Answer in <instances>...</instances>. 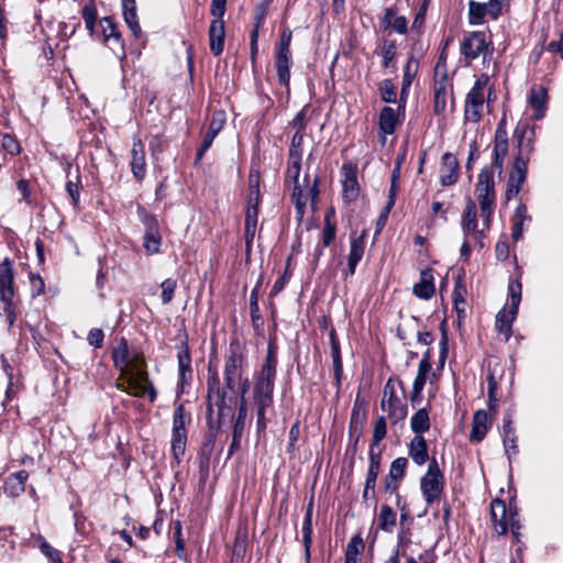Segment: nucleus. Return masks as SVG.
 Returning <instances> with one entry per match:
<instances>
[{"label": "nucleus", "mask_w": 563, "mask_h": 563, "mask_svg": "<svg viewBox=\"0 0 563 563\" xmlns=\"http://www.w3.org/2000/svg\"><path fill=\"white\" fill-rule=\"evenodd\" d=\"M366 418V412L364 409L361 408L358 397L356 398L352 412H351V420L349 426V433L350 437L354 439V449L356 448L358 440L362 434L364 421Z\"/></svg>", "instance_id": "21"}, {"label": "nucleus", "mask_w": 563, "mask_h": 563, "mask_svg": "<svg viewBox=\"0 0 563 563\" xmlns=\"http://www.w3.org/2000/svg\"><path fill=\"white\" fill-rule=\"evenodd\" d=\"M466 292L467 291H466L465 285L462 283L461 277H457L455 279V284H454L453 300H454L455 309H456L459 314L462 311H464V309H462L460 306L461 305H465V302H466V299H465Z\"/></svg>", "instance_id": "53"}, {"label": "nucleus", "mask_w": 563, "mask_h": 563, "mask_svg": "<svg viewBox=\"0 0 563 563\" xmlns=\"http://www.w3.org/2000/svg\"><path fill=\"white\" fill-rule=\"evenodd\" d=\"M99 23L102 29V37L104 44H109V42H111V37L114 35L121 34L112 18L103 16Z\"/></svg>", "instance_id": "51"}, {"label": "nucleus", "mask_w": 563, "mask_h": 563, "mask_svg": "<svg viewBox=\"0 0 563 563\" xmlns=\"http://www.w3.org/2000/svg\"><path fill=\"white\" fill-rule=\"evenodd\" d=\"M382 449L373 450L369 448L368 450V470L366 474L365 483H369L376 486L377 476L380 471V461H382Z\"/></svg>", "instance_id": "41"}, {"label": "nucleus", "mask_w": 563, "mask_h": 563, "mask_svg": "<svg viewBox=\"0 0 563 563\" xmlns=\"http://www.w3.org/2000/svg\"><path fill=\"white\" fill-rule=\"evenodd\" d=\"M522 285L519 279H511L508 284L509 309L505 307L498 311L496 316V329L499 333H504L506 340L512 334L511 327L518 313L521 302Z\"/></svg>", "instance_id": "6"}, {"label": "nucleus", "mask_w": 563, "mask_h": 563, "mask_svg": "<svg viewBox=\"0 0 563 563\" xmlns=\"http://www.w3.org/2000/svg\"><path fill=\"white\" fill-rule=\"evenodd\" d=\"M430 371H431L430 368H426L424 366L423 367L418 366V373L413 380L412 393H411V397H410L412 405L420 402L421 393H422L423 387L427 382V375L430 373Z\"/></svg>", "instance_id": "42"}, {"label": "nucleus", "mask_w": 563, "mask_h": 563, "mask_svg": "<svg viewBox=\"0 0 563 563\" xmlns=\"http://www.w3.org/2000/svg\"><path fill=\"white\" fill-rule=\"evenodd\" d=\"M132 351L133 350L129 347L126 340L121 338L118 345L114 346L111 352L114 367L120 371L121 375L126 374V362L129 361Z\"/></svg>", "instance_id": "31"}, {"label": "nucleus", "mask_w": 563, "mask_h": 563, "mask_svg": "<svg viewBox=\"0 0 563 563\" xmlns=\"http://www.w3.org/2000/svg\"><path fill=\"white\" fill-rule=\"evenodd\" d=\"M246 358L239 340L231 341L224 356L223 384H221L218 371L211 363L208 365L207 378V419L212 424V415L217 408V428L222 419L232 412L239 405L238 416L232 430V442L228 450L227 460L241 448V440L245 430L247 418L246 394L250 389V380L244 376ZM212 429V426H210Z\"/></svg>", "instance_id": "1"}, {"label": "nucleus", "mask_w": 563, "mask_h": 563, "mask_svg": "<svg viewBox=\"0 0 563 563\" xmlns=\"http://www.w3.org/2000/svg\"><path fill=\"white\" fill-rule=\"evenodd\" d=\"M38 548L49 559L51 563H63L59 552L54 549L43 537H40Z\"/></svg>", "instance_id": "59"}, {"label": "nucleus", "mask_w": 563, "mask_h": 563, "mask_svg": "<svg viewBox=\"0 0 563 563\" xmlns=\"http://www.w3.org/2000/svg\"><path fill=\"white\" fill-rule=\"evenodd\" d=\"M397 523V514L388 505H382L377 517V528L384 532H393Z\"/></svg>", "instance_id": "35"}, {"label": "nucleus", "mask_w": 563, "mask_h": 563, "mask_svg": "<svg viewBox=\"0 0 563 563\" xmlns=\"http://www.w3.org/2000/svg\"><path fill=\"white\" fill-rule=\"evenodd\" d=\"M489 426L488 413L483 409L475 411L470 434L471 440L481 442L486 437Z\"/></svg>", "instance_id": "27"}, {"label": "nucleus", "mask_w": 563, "mask_h": 563, "mask_svg": "<svg viewBox=\"0 0 563 563\" xmlns=\"http://www.w3.org/2000/svg\"><path fill=\"white\" fill-rule=\"evenodd\" d=\"M512 139L516 142L517 153L506 184L505 199L509 202L521 191L528 174V164L534 153L536 129L527 122H518Z\"/></svg>", "instance_id": "2"}, {"label": "nucleus", "mask_w": 563, "mask_h": 563, "mask_svg": "<svg viewBox=\"0 0 563 563\" xmlns=\"http://www.w3.org/2000/svg\"><path fill=\"white\" fill-rule=\"evenodd\" d=\"M380 407L384 411H387L391 418L401 420L407 415L406 407L401 404L395 395V387L389 379L384 387V396L380 402Z\"/></svg>", "instance_id": "11"}, {"label": "nucleus", "mask_w": 563, "mask_h": 563, "mask_svg": "<svg viewBox=\"0 0 563 563\" xmlns=\"http://www.w3.org/2000/svg\"><path fill=\"white\" fill-rule=\"evenodd\" d=\"M216 445V433L210 432L200 448V457L208 464Z\"/></svg>", "instance_id": "60"}, {"label": "nucleus", "mask_w": 563, "mask_h": 563, "mask_svg": "<svg viewBox=\"0 0 563 563\" xmlns=\"http://www.w3.org/2000/svg\"><path fill=\"white\" fill-rule=\"evenodd\" d=\"M136 211L140 221L145 227V232L159 231L158 221L154 214L147 212V210L141 205H137Z\"/></svg>", "instance_id": "47"}, {"label": "nucleus", "mask_w": 563, "mask_h": 563, "mask_svg": "<svg viewBox=\"0 0 563 563\" xmlns=\"http://www.w3.org/2000/svg\"><path fill=\"white\" fill-rule=\"evenodd\" d=\"M409 456L420 466L429 461L427 441L422 435H415L410 441Z\"/></svg>", "instance_id": "30"}, {"label": "nucleus", "mask_w": 563, "mask_h": 563, "mask_svg": "<svg viewBox=\"0 0 563 563\" xmlns=\"http://www.w3.org/2000/svg\"><path fill=\"white\" fill-rule=\"evenodd\" d=\"M301 170V158H289L288 157V166L286 170V178L294 184V189L291 194V200L295 203V208L297 211V218L299 220L302 219L306 210V203L308 196L310 197L311 205L317 203V199L319 196V178L314 177L313 183L309 186V176L305 175L303 184H300L299 176Z\"/></svg>", "instance_id": "4"}, {"label": "nucleus", "mask_w": 563, "mask_h": 563, "mask_svg": "<svg viewBox=\"0 0 563 563\" xmlns=\"http://www.w3.org/2000/svg\"><path fill=\"white\" fill-rule=\"evenodd\" d=\"M488 45L485 33L479 31L471 32L461 43V54L467 59H476Z\"/></svg>", "instance_id": "12"}, {"label": "nucleus", "mask_w": 563, "mask_h": 563, "mask_svg": "<svg viewBox=\"0 0 563 563\" xmlns=\"http://www.w3.org/2000/svg\"><path fill=\"white\" fill-rule=\"evenodd\" d=\"M125 379L124 383H117L118 389L134 396L143 397L147 394L151 402L155 401L157 391L150 380L148 373L145 367H140L129 373L128 375H121Z\"/></svg>", "instance_id": "7"}, {"label": "nucleus", "mask_w": 563, "mask_h": 563, "mask_svg": "<svg viewBox=\"0 0 563 563\" xmlns=\"http://www.w3.org/2000/svg\"><path fill=\"white\" fill-rule=\"evenodd\" d=\"M486 15L490 16V9L486 2L468 1V23L471 25L483 24Z\"/></svg>", "instance_id": "36"}, {"label": "nucleus", "mask_w": 563, "mask_h": 563, "mask_svg": "<svg viewBox=\"0 0 563 563\" xmlns=\"http://www.w3.org/2000/svg\"><path fill=\"white\" fill-rule=\"evenodd\" d=\"M256 411V431L257 433L265 432L267 428L266 409L273 407L272 404L253 402Z\"/></svg>", "instance_id": "52"}, {"label": "nucleus", "mask_w": 563, "mask_h": 563, "mask_svg": "<svg viewBox=\"0 0 563 563\" xmlns=\"http://www.w3.org/2000/svg\"><path fill=\"white\" fill-rule=\"evenodd\" d=\"M16 190L20 192L21 198L19 202L24 201L26 205H32V189L30 181L25 178H21L16 181Z\"/></svg>", "instance_id": "64"}, {"label": "nucleus", "mask_w": 563, "mask_h": 563, "mask_svg": "<svg viewBox=\"0 0 563 563\" xmlns=\"http://www.w3.org/2000/svg\"><path fill=\"white\" fill-rule=\"evenodd\" d=\"M277 346L271 340L268 342L266 357L261 368L254 373L252 387L253 402H274V389L277 375Z\"/></svg>", "instance_id": "3"}, {"label": "nucleus", "mask_w": 563, "mask_h": 563, "mask_svg": "<svg viewBox=\"0 0 563 563\" xmlns=\"http://www.w3.org/2000/svg\"><path fill=\"white\" fill-rule=\"evenodd\" d=\"M461 227L465 238H467L474 231L478 230L476 203L471 197L466 198V205L462 214Z\"/></svg>", "instance_id": "26"}, {"label": "nucleus", "mask_w": 563, "mask_h": 563, "mask_svg": "<svg viewBox=\"0 0 563 563\" xmlns=\"http://www.w3.org/2000/svg\"><path fill=\"white\" fill-rule=\"evenodd\" d=\"M14 271L13 261L4 257L0 262V299L9 300L14 297Z\"/></svg>", "instance_id": "15"}, {"label": "nucleus", "mask_w": 563, "mask_h": 563, "mask_svg": "<svg viewBox=\"0 0 563 563\" xmlns=\"http://www.w3.org/2000/svg\"><path fill=\"white\" fill-rule=\"evenodd\" d=\"M131 172L136 181L141 183L146 176V162L144 144L139 136H134L131 148Z\"/></svg>", "instance_id": "13"}, {"label": "nucleus", "mask_w": 563, "mask_h": 563, "mask_svg": "<svg viewBox=\"0 0 563 563\" xmlns=\"http://www.w3.org/2000/svg\"><path fill=\"white\" fill-rule=\"evenodd\" d=\"M407 465L408 460L406 457L395 459L390 464L389 473L387 476L401 481L405 476Z\"/></svg>", "instance_id": "56"}, {"label": "nucleus", "mask_w": 563, "mask_h": 563, "mask_svg": "<svg viewBox=\"0 0 563 563\" xmlns=\"http://www.w3.org/2000/svg\"><path fill=\"white\" fill-rule=\"evenodd\" d=\"M503 442L505 452L510 459L511 455L518 453L517 437L512 427V419L509 413H506L503 420Z\"/></svg>", "instance_id": "28"}, {"label": "nucleus", "mask_w": 563, "mask_h": 563, "mask_svg": "<svg viewBox=\"0 0 563 563\" xmlns=\"http://www.w3.org/2000/svg\"><path fill=\"white\" fill-rule=\"evenodd\" d=\"M365 251V242L363 236L352 239L350 253L347 256V268L344 271V276H353L360 261L362 260Z\"/></svg>", "instance_id": "25"}, {"label": "nucleus", "mask_w": 563, "mask_h": 563, "mask_svg": "<svg viewBox=\"0 0 563 563\" xmlns=\"http://www.w3.org/2000/svg\"><path fill=\"white\" fill-rule=\"evenodd\" d=\"M161 287H162V302L164 305H167L173 300L174 292L177 287V282L173 278H167L161 284Z\"/></svg>", "instance_id": "62"}, {"label": "nucleus", "mask_w": 563, "mask_h": 563, "mask_svg": "<svg viewBox=\"0 0 563 563\" xmlns=\"http://www.w3.org/2000/svg\"><path fill=\"white\" fill-rule=\"evenodd\" d=\"M488 81L489 77L486 74H482L467 92L464 103L465 122L477 123L481 121L485 103L484 92Z\"/></svg>", "instance_id": "8"}, {"label": "nucleus", "mask_w": 563, "mask_h": 563, "mask_svg": "<svg viewBox=\"0 0 563 563\" xmlns=\"http://www.w3.org/2000/svg\"><path fill=\"white\" fill-rule=\"evenodd\" d=\"M378 54L382 56V67H395L394 59L397 55V43L395 40H383L378 46Z\"/></svg>", "instance_id": "40"}, {"label": "nucleus", "mask_w": 563, "mask_h": 563, "mask_svg": "<svg viewBox=\"0 0 563 563\" xmlns=\"http://www.w3.org/2000/svg\"><path fill=\"white\" fill-rule=\"evenodd\" d=\"M459 167V161L454 154L450 152L443 154L440 178L442 186H452L457 181Z\"/></svg>", "instance_id": "16"}, {"label": "nucleus", "mask_w": 563, "mask_h": 563, "mask_svg": "<svg viewBox=\"0 0 563 563\" xmlns=\"http://www.w3.org/2000/svg\"><path fill=\"white\" fill-rule=\"evenodd\" d=\"M186 410L183 404H178L173 416L172 454L177 464L185 455L187 444Z\"/></svg>", "instance_id": "10"}, {"label": "nucleus", "mask_w": 563, "mask_h": 563, "mask_svg": "<svg viewBox=\"0 0 563 563\" xmlns=\"http://www.w3.org/2000/svg\"><path fill=\"white\" fill-rule=\"evenodd\" d=\"M162 244L159 231L145 232L143 246L148 254H157Z\"/></svg>", "instance_id": "49"}, {"label": "nucleus", "mask_w": 563, "mask_h": 563, "mask_svg": "<svg viewBox=\"0 0 563 563\" xmlns=\"http://www.w3.org/2000/svg\"><path fill=\"white\" fill-rule=\"evenodd\" d=\"M260 175L250 174L249 176V199L247 202L260 205Z\"/></svg>", "instance_id": "57"}, {"label": "nucleus", "mask_w": 563, "mask_h": 563, "mask_svg": "<svg viewBox=\"0 0 563 563\" xmlns=\"http://www.w3.org/2000/svg\"><path fill=\"white\" fill-rule=\"evenodd\" d=\"M398 118L396 110L391 107H384L379 113V131L384 134H393L395 132Z\"/></svg>", "instance_id": "37"}, {"label": "nucleus", "mask_w": 563, "mask_h": 563, "mask_svg": "<svg viewBox=\"0 0 563 563\" xmlns=\"http://www.w3.org/2000/svg\"><path fill=\"white\" fill-rule=\"evenodd\" d=\"M526 222H531V217L528 214L527 206L523 202H519L512 217L511 238L515 242L522 239Z\"/></svg>", "instance_id": "29"}, {"label": "nucleus", "mask_w": 563, "mask_h": 563, "mask_svg": "<svg viewBox=\"0 0 563 563\" xmlns=\"http://www.w3.org/2000/svg\"><path fill=\"white\" fill-rule=\"evenodd\" d=\"M364 541L360 534L351 538L346 545L345 555L357 558L358 554L364 550Z\"/></svg>", "instance_id": "63"}, {"label": "nucleus", "mask_w": 563, "mask_h": 563, "mask_svg": "<svg viewBox=\"0 0 563 563\" xmlns=\"http://www.w3.org/2000/svg\"><path fill=\"white\" fill-rule=\"evenodd\" d=\"M358 183L356 175L353 170H350L345 174V178L343 180V198L346 201H354L358 197Z\"/></svg>", "instance_id": "43"}, {"label": "nucleus", "mask_w": 563, "mask_h": 563, "mask_svg": "<svg viewBox=\"0 0 563 563\" xmlns=\"http://www.w3.org/2000/svg\"><path fill=\"white\" fill-rule=\"evenodd\" d=\"M508 153V135L506 129H496L490 166L496 167L498 175L503 174L504 159Z\"/></svg>", "instance_id": "14"}, {"label": "nucleus", "mask_w": 563, "mask_h": 563, "mask_svg": "<svg viewBox=\"0 0 563 563\" xmlns=\"http://www.w3.org/2000/svg\"><path fill=\"white\" fill-rule=\"evenodd\" d=\"M250 310H251V320L252 324L255 329H258L263 325V318L260 314V307H258V297H257V288H254L251 291L250 296Z\"/></svg>", "instance_id": "50"}, {"label": "nucleus", "mask_w": 563, "mask_h": 563, "mask_svg": "<svg viewBox=\"0 0 563 563\" xmlns=\"http://www.w3.org/2000/svg\"><path fill=\"white\" fill-rule=\"evenodd\" d=\"M273 0H264L262 3L257 4L254 11V23L253 30L260 32V27L264 24L266 15L268 13V7Z\"/></svg>", "instance_id": "54"}, {"label": "nucleus", "mask_w": 563, "mask_h": 563, "mask_svg": "<svg viewBox=\"0 0 563 563\" xmlns=\"http://www.w3.org/2000/svg\"><path fill=\"white\" fill-rule=\"evenodd\" d=\"M490 517L493 528L497 534L504 536L508 530L507 506L504 500L494 499L490 503Z\"/></svg>", "instance_id": "18"}, {"label": "nucleus", "mask_w": 563, "mask_h": 563, "mask_svg": "<svg viewBox=\"0 0 563 563\" xmlns=\"http://www.w3.org/2000/svg\"><path fill=\"white\" fill-rule=\"evenodd\" d=\"M548 103V90L547 88L533 87L530 90L529 95V104L532 109H534L533 118L536 120H541L545 115Z\"/></svg>", "instance_id": "24"}, {"label": "nucleus", "mask_w": 563, "mask_h": 563, "mask_svg": "<svg viewBox=\"0 0 563 563\" xmlns=\"http://www.w3.org/2000/svg\"><path fill=\"white\" fill-rule=\"evenodd\" d=\"M411 430L416 433V435H421L423 432L428 431L430 428L429 413L427 409H419L410 420Z\"/></svg>", "instance_id": "44"}, {"label": "nucleus", "mask_w": 563, "mask_h": 563, "mask_svg": "<svg viewBox=\"0 0 563 563\" xmlns=\"http://www.w3.org/2000/svg\"><path fill=\"white\" fill-rule=\"evenodd\" d=\"M420 489L427 505L440 500L444 489V475L435 459L429 462L427 473L420 479Z\"/></svg>", "instance_id": "9"}, {"label": "nucleus", "mask_w": 563, "mask_h": 563, "mask_svg": "<svg viewBox=\"0 0 563 563\" xmlns=\"http://www.w3.org/2000/svg\"><path fill=\"white\" fill-rule=\"evenodd\" d=\"M496 167L490 165L484 166L475 185V195L479 205L483 225L485 229L490 228L494 208L496 205V183L494 178Z\"/></svg>", "instance_id": "5"}, {"label": "nucleus", "mask_w": 563, "mask_h": 563, "mask_svg": "<svg viewBox=\"0 0 563 563\" xmlns=\"http://www.w3.org/2000/svg\"><path fill=\"white\" fill-rule=\"evenodd\" d=\"M332 213L333 211H329L324 217V227L322 229L320 239L322 246H329L335 239L336 227L335 223L331 220Z\"/></svg>", "instance_id": "45"}, {"label": "nucleus", "mask_w": 563, "mask_h": 563, "mask_svg": "<svg viewBox=\"0 0 563 563\" xmlns=\"http://www.w3.org/2000/svg\"><path fill=\"white\" fill-rule=\"evenodd\" d=\"M435 292L430 271L421 273V280L413 286V294L421 299H430Z\"/></svg>", "instance_id": "38"}, {"label": "nucleus", "mask_w": 563, "mask_h": 563, "mask_svg": "<svg viewBox=\"0 0 563 563\" xmlns=\"http://www.w3.org/2000/svg\"><path fill=\"white\" fill-rule=\"evenodd\" d=\"M303 134L295 133L291 137L288 157L302 159Z\"/></svg>", "instance_id": "61"}, {"label": "nucleus", "mask_w": 563, "mask_h": 563, "mask_svg": "<svg viewBox=\"0 0 563 563\" xmlns=\"http://www.w3.org/2000/svg\"><path fill=\"white\" fill-rule=\"evenodd\" d=\"M29 478V473L21 470L7 477L3 485L4 494L10 497H18L25 490V483Z\"/></svg>", "instance_id": "22"}, {"label": "nucleus", "mask_w": 563, "mask_h": 563, "mask_svg": "<svg viewBox=\"0 0 563 563\" xmlns=\"http://www.w3.org/2000/svg\"><path fill=\"white\" fill-rule=\"evenodd\" d=\"M387 433V427H386V419L385 417H379L375 421L374 429H373V438L372 443L369 448H373V450H378L379 443L383 441V439L386 437Z\"/></svg>", "instance_id": "48"}, {"label": "nucleus", "mask_w": 563, "mask_h": 563, "mask_svg": "<svg viewBox=\"0 0 563 563\" xmlns=\"http://www.w3.org/2000/svg\"><path fill=\"white\" fill-rule=\"evenodd\" d=\"M178 350L177 361H178V376L179 382L181 384H186L191 379V356L188 346L187 339L181 340L179 344L176 346Z\"/></svg>", "instance_id": "17"}, {"label": "nucleus", "mask_w": 563, "mask_h": 563, "mask_svg": "<svg viewBox=\"0 0 563 563\" xmlns=\"http://www.w3.org/2000/svg\"><path fill=\"white\" fill-rule=\"evenodd\" d=\"M391 31L399 35H406L409 31L408 19L405 15H399L396 7L395 15L391 19Z\"/></svg>", "instance_id": "58"}, {"label": "nucleus", "mask_w": 563, "mask_h": 563, "mask_svg": "<svg viewBox=\"0 0 563 563\" xmlns=\"http://www.w3.org/2000/svg\"><path fill=\"white\" fill-rule=\"evenodd\" d=\"M225 26L223 19H213L209 26L210 51L219 56L224 48Z\"/></svg>", "instance_id": "19"}, {"label": "nucleus", "mask_w": 563, "mask_h": 563, "mask_svg": "<svg viewBox=\"0 0 563 563\" xmlns=\"http://www.w3.org/2000/svg\"><path fill=\"white\" fill-rule=\"evenodd\" d=\"M380 97L384 102L395 103L397 99L396 88L390 79H384L379 86Z\"/></svg>", "instance_id": "55"}, {"label": "nucleus", "mask_w": 563, "mask_h": 563, "mask_svg": "<svg viewBox=\"0 0 563 563\" xmlns=\"http://www.w3.org/2000/svg\"><path fill=\"white\" fill-rule=\"evenodd\" d=\"M448 86L446 76L434 82L433 111L435 114H441L445 111Z\"/></svg>", "instance_id": "34"}, {"label": "nucleus", "mask_w": 563, "mask_h": 563, "mask_svg": "<svg viewBox=\"0 0 563 563\" xmlns=\"http://www.w3.org/2000/svg\"><path fill=\"white\" fill-rule=\"evenodd\" d=\"M291 54H277L275 57V67L278 82L289 89L290 81Z\"/></svg>", "instance_id": "33"}, {"label": "nucleus", "mask_w": 563, "mask_h": 563, "mask_svg": "<svg viewBox=\"0 0 563 563\" xmlns=\"http://www.w3.org/2000/svg\"><path fill=\"white\" fill-rule=\"evenodd\" d=\"M330 346H331V356L333 362V371H334V380L338 390L341 388L342 377H343V363L341 357V347L340 342L336 335V331L334 328L330 329L329 332Z\"/></svg>", "instance_id": "20"}, {"label": "nucleus", "mask_w": 563, "mask_h": 563, "mask_svg": "<svg viewBox=\"0 0 563 563\" xmlns=\"http://www.w3.org/2000/svg\"><path fill=\"white\" fill-rule=\"evenodd\" d=\"M312 510L313 499L311 498L307 505L306 514L302 522V543L305 547V561L310 563L311 544H312Z\"/></svg>", "instance_id": "23"}, {"label": "nucleus", "mask_w": 563, "mask_h": 563, "mask_svg": "<svg viewBox=\"0 0 563 563\" xmlns=\"http://www.w3.org/2000/svg\"><path fill=\"white\" fill-rule=\"evenodd\" d=\"M396 499H397L396 500V506L400 510V533H399V539L401 540L402 534H405L409 530L408 526L412 522L413 519L410 517L408 507H407L406 503L402 501V497L399 494H397V498Z\"/></svg>", "instance_id": "46"}, {"label": "nucleus", "mask_w": 563, "mask_h": 563, "mask_svg": "<svg viewBox=\"0 0 563 563\" xmlns=\"http://www.w3.org/2000/svg\"><path fill=\"white\" fill-rule=\"evenodd\" d=\"M419 69V60L411 54L408 56L407 64L404 68L401 99L408 93V90L417 76Z\"/></svg>", "instance_id": "39"}, {"label": "nucleus", "mask_w": 563, "mask_h": 563, "mask_svg": "<svg viewBox=\"0 0 563 563\" xmlns=\"http://www.w3.org/2000/svg\"><path fill=\"white\" fill-rule=\"evenodd\" d=\"M122 11L123 18L131 30L132 34L137 37L142 33V29L139 23V18L136 14V1L135 0H122Z\"/></svg>", "instance_id": "32"}]
</instances>
